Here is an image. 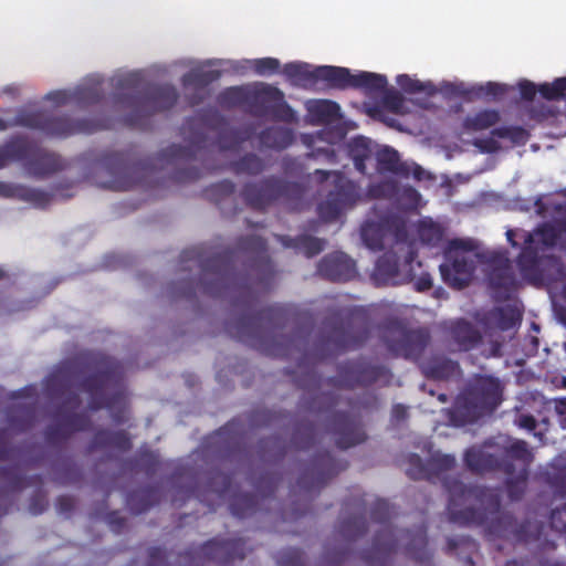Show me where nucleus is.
<instances>
[{
    "mask_svg": "<svg viewBox=\"0 0 566 566\" xmlns=\"http://www.w3.org/2000/svg\"><path fill=\"white\" fill-rule=\"evenodd\" d=\"M8 427L0 430V460H12L0 467V481L9 492H18L35 483V476L29 474L33 461L25 458L21 449H14L7 441V430L23 432L35 424V402L14 401L7 409Z\"/></svg>",
    "mask_w": 566,
    "mask_h": 566,
    "instance_id": "nucleus-1",
    "label": "nucleus"
},
{
    "mask_svg": "<svg viewBox=\"0 0 566 566\" xmlns=\"http://www.w3.org/2000/svg\"><path fill=\"white\" fill-rule=\"evenodd\" d=\"M474 255L471 242L462 240L454 241L449 252V258L454 259L453 263L441 266V273L444 280L457 287L467 284L472 273Z\"/></svg>",
    "mask_w": 566,
    "mask_h": 566,
    "instance_id": "nucleus-2",
    "label": "nucleus"
},
{
    "mask_svg": "<svg viewBox=\"0 0 566 566\" xmlns=\"http://www.w3.org/2000/svg\"><path fill=\"white\" fill-rule=\"evenodd\" d=\"M35 142L24 136H13L0 146V169L14 161H32Z\"/></svg>",
    "mask_w": 566,
    "mask_h": 566,
    "instance_id": "nucleus-3",
    "label": "nucleus"
},
{
    "mask_svg": "<svg viewBox=\"0 0 566 566\" xmlns=\"http://www.w3.org/2000/svg\"><path fill=\"white\" fill-rule=\"evenodd\" d=\"M397 84L410 94H423L429 96L434 93V87L430 82H422L406 74L397 76Z\"/></svg>",
    "mask_w": 566,
    "mask_h": 566,
    "instance_id": "nucleus-4",
    "label": "nucleus"
},
{
    "mask_svg": "<svg viewBox=\"0 0 566 566\" xmlns=\"http://www.w3.org/2000/svg\"><path fill=\"white\" fill-rule=\"evenodd\" d=\"M307 108L313 118L319 122L328 120L338 113V106L329 101H312L307 104Z\"/></svg>",
    "mask_w": 566,
    "mask_h": 566,
    "instance_id": "nucleus-5",
    "label": "nucleus"
},
{
    "mask_svg": "<svg viewBox=\"0 0 566 566\" xmlns=\"http://www.w3.org/2000/svg\"><path fill=\"white\" fill-rule=\"evenodd\" d=\"M316 76L333 85H345L348 81V71L342 67L322 66L316 70Z\"/></svg>",
    "mask_w": 566,
    "mask_h": 566,
    "instance_id": "nucleus-6",
    "label": "nucleus"
},
{
    "mask_svg": "<svg viewBox=\"0 0 566 566\" xmlns=\"http://www.w3.org/2000/svg\"><path fill=\"white\" fill-rule=\"evenodd\" d=\"M13 126H25L35 128V112H19L12 119H4L0 117V130H6Z\"/></svg>",
    "mask_w": 566,
    "mask_h": 566,
    "instance_id": "nucleus-7",
    "label": "nucleus"
},
{
    "mask_svg": "<svg viewBox=\"0 0 566 566\" xmlns=\"http://www.w3.org/2000/svg\"><path fill=\"white\" fill-rule=\"evenodd\" d=\"M497 120V114L495 112L485 111L479 114H475L472 117H469L467 120V125L472 130H481L485 129L492 125H494Z\"/></svg>",
    "mask_w": 566,
    "mask_h": 566,
    "instance_id": "nucleus-8",
    "label": "nucleus"
},
{
    "mask_svg": "<svg viewBox=\"0 0 566 566\" xmlns=\"http://www.w3.org/2000/svg\"><path fill=\"white\" fill-rule=\"evenodd\" d=\"M356 83L367 88L382 90L387 85V80L380 74L361 72L356 76Z\"/></svg>",
    "mask_w": 566,
    "mask_h": 566,
    "instance_id": "nucleus-9",
    "label": "nucleus"
},
{
    "mask_svg": "<svg viewBox=\"0 0 566 566\" xmlns=\"http://www.w3.org/2000/svg\"><path fill=\"white\" fill-rule=\"evenodd\" d=\"M566 91V77L558 78L552 84H542L538 92L548 99L558 98Z\"/></svg>",
    "mask_w": 566,
    "mask_h": 566,
    "instance_id": "nucleus-10",
    "label": "nucleus"
},
{
    "mask_svg": "<svg viewBox=\"0 0 566 566\" xmlns=\"http://www.w3.org/2000/svg\"><path fill=\"white\" fill-rule=\"evenodd\" d=\"M555 242V233L554 229L551 227H545L541 230H537L533 234L528 237L527 249L532 248V244L543 243L545 245H552Z\"/></svg>",
    "mask_w": 566,
    "mask_h": 566,
    "instance_id": "nucleus-11",
    "label": "nucleus"
},
{
    "mask_svg": "<svg viewBox=\"0 0 566 566\" xmlns=\"http://www.w3.org/2000/svg\"><path fill=\"white\" fill-rule=\"evenodd\" d=\"M256 73L261 75H266L275 72L279 67V62L275 59L266 57L261 60H255L252 62Z\"/></svg>",
    "mask_w": 566,
    "mask_h": 566,
    "instance_id": "nucleus-12",
    "label": "nucleus"
},
{
    "mask_svg": "<svg viewBox=\"0 0 566 566\" xmlns=\"http://www.w3.org/2000/svg\"><path fill=\"white\" fill-rule=\"evenodd\" d=\"M385 105L388 109L403 114L406 113L405 101L397 93H390L385 98Z\"/></svg>",
    "mask_w": 566,
    "mask_h": 566,
    "instance_id": "nucleus-13",
    "label": "nucleus"
},
{
    "mask_svg": "<svg viewBox=\"0 0 566 566\" xmlns=\"http://www.w3.org/2000/svg\"><path fill=\"white\" fill-rule=\"evenodd\" d=\"M440 235V230L437 226H434L432 222L424 221L420 229V238L423 241H432L434 238H438Z\"/></svg>",
    "mask_w": 566,
    "mask_h": 566,
    "instance_id": "nucleus-14",
    "label": "nucleus"
},
{
    "mask_svg": "<svg viewBox=\"0 0 566 566\" xmlns=\"http://www.w3.org/2000/svg\"><path fill=\"white\" fill-rule=\"evenodd\" d=\"M520 91L523 97L525 98H533L536 94V88L533 83L531 82H521L520 83Z\"/></svg>",
    "mask_w": 566,
    "mask_h": 566,
    "instance_id": "nucleus-15",
    "label": "nucleus"
},
{
    "mask_svg": "<svg viewBox=\"0 0 566 566\" xmlns=\"http://www.w3.org/2000/svg\"><path fill=\"white\" fill-rule=\"evenodd\" d=\"M381 159H387L390 164L389 168H394V164L397 161L398 159V155L395 150L392 149H389V148H385L381 154Z\"/></svg>",
    "mask_w": 566,
    "mask_h": 566,
    "instance_id": "nucleus-16",
    "label": "nucleus"
},
{
    "mask_svg": "<svg viewBox=\"0 0 566 566\" xmlns=\"http://www.w3.org/2000/svg\"><path fill=\"white\" fill-rule=\"evenodd\" d=\"M371 230H373L371 227H364L363 231H361V235H363V239L365 240V242L367 243V245L370 249H376L378 247V243L377 242H369L368 241V235H369V232H371Z\"/></svg>",
    "mask_w": 566,
    "mask_h": 566,
    "instance_id": "nucleus-17",
    "label": "nucleus"
},
{
    "mask_svg": "<svg viewBox=\"0 0 566 566\" xmlns=\"http://www.w3.org/2000/svg\"><path fill=\"white\" fill-rule=\"evenodd\" d=\"M0 196H3V197L13 196V188L10 185L0 181Z\"/></svg>",
    "mask_w": 566,
    "mask_h": 566,
    "instance_id": "nucleus-18",
    "label": "nucleus"
},
{
    "mask_svg": "<svg viewBox=\"0 0 566 566\" xmlns=\"http://www.w3.org/2000/svg\"><path fill=\"white\" fill-rule=\"evenodd\" d=\"M526 139V134L523 130L516 132V136L514 137V140L516 143H523Z\"/></svg>",
    "mask_w": 566,
    "mask_h": 566,
    "instance_id": "nucleus-19",
    "label": "nucleus"
},
{
    "mask_svg": "<svg viewBox=\"0 0 566 566\" xmlns=\"http://www.w3.org/2000/svg\"><path fill=\"white\" fill-rule=\"evenodd\" d=\"M4 279H8V275L7 273L4 272V270L2 268H0V281L1 280H4Z\"/></svg>",
    "mask_w": 566,
    "mask_h": 566,
    "instance_id": "nucleus-20",
    "label": "nucleus"
},
{
    "mask_svg": "<svg viewBox=\"0 0 566 566\" xmlns=\"http://www.w3.org/2000/svg\"><path fill=\"white\" fill-rule=\"evenodd\" d=\"M422 174H423V171L420 168L417 167L416 170H415L416 177L420 179Z\"/></svg>",
    "mask_w": 566,
    "mask_h": 566,
    "instance_id": "nucleus-21",
    "label": "nucleus"
},
{
    "mask_svg": "<svg viewBox=\"0 0 566 566\" xmlns=\"http://www.w3.org/2000/svg\"><path fill=\"white\" fill-rule=\"evenodd\" d=\"M30 509H33L35 506V496H31L30 499V504H29Z\"/></svg>",
    "mask_w": 566,
    "mask_h": 566,
    "instance_id": "nucleus-22",
    "label": "nucleus"
},
{
    "mask_svg": "<svg viewBox=\"0 0 566 566\" xmlns=\"http://www.w3.org/2000/svg\"><path fill=\"white\" fill-rule=\"evenodd\" d=\"M29 197L32 199V198H35V190H30L29 192Z\"/></svg>",
    "mask_w": 566,
    "mask_h": 566,
    "instance_id": "nucleus-23",
    "label": "nucleus"
},
{
    "mask_svg": "<svg viewBox=\"0 0 566 566\" xmlns=\"http://www.w3.org/2000/svg\"><path fill=\"white\" fill-rule=\"evenodd\" d=\"M513 234H514V232H513L512 230H510V231H507V232H506V235H507L509 240H511V239H512V235H513Z\"/></svg>",
    "mask_w": 566,
    "mask_h": 566,
    "instance_id": "nucleus-24",
    "label": "nucleus"
},
{
    "mask_svg": "<svg viewBox=\"0 0 566 566\" xmlns=\"http://www.w3.org/2000/svg\"><path fill=\"white\" fill-rule=\"evenodd\" d=\"M36 165H38V166L40 165V160H39V159H38V161H36Z\"/></svg>",
    "mask_w": 566,
    "mask_h": 566,
    "instance_id": "nucleus-25",
    "label": "nucleus"
}]
</instances>
